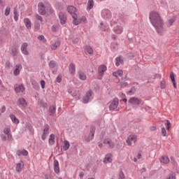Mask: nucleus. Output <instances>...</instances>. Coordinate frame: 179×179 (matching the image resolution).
Wrapping results in <instances>:
<instances>
[{"mask_svg": "<svg viewBox=\"0 0 179 179\" xmlns=\"http://www.w3.org/2000/svg\"><path fill=\"white\" fill-rule=\"evenodd\" d=\"M6 109L5 108V107L3 106V107H2L1 109H0V113H5V110H6Z\"/></svg>", "mask_w": 179, "mask_h": 179, "instance_id": "60", "label": "nucleus"}, {"mask_svg": "<svg viewBox=\"0 0 179 179\" xmlns=\"http://www.w3.org/2000/svg\"><path fill=\"white\" fill-rule=\"evenodd\" d=\"M56 110L57 109L55 108V106H51L49 108V114H50V115H53L54 114H55Z\"/></svg>", "mask_w": 179, "mask_h": 179, "instance_id": "35", "label": "nucleus"}, {"mask_svg": "<svg viewBox=\"0 0 179 179\" xmlns=\"http://www.w3.org/2000/svg\"><path fill=\"white\" fill-rule=\"evenodd\" d=\"M120 86L122 87H125L128 86V83H120Z\"/></svg>", "mask_w": 179, "mask_h": 179, "instance_id": "57", "label": "nucleus"}, {"mask_svg": "<svg viewBox=\"0 0 179 179\" xmlns=\"http://www.w3.org/2000/svg\"><path fill=\"white\" fill-rule=\"evenodd\" d=\"M78 78L80 80H86L87 79V76H86V74L83 71H78Z\"/></svg>", "mask_w": 179, "mask_h": 179, "instance_id": "19", "label": "nucleus"}, {"mask_svg": "<svg viewBox=\"0 0 179 179\" xmlns=\"http://www.w3.org/2000/svg\"><path fill=\"white\" fill-rule=\"evenodd\" d=\"M59 19L62 24H65V23H66V16L64 15L63 13H59Z\"/></svg>", "mask_w": 179, "mask_h": 179, "instance_id": "15", "label": "nucleus"}, {"mask_svg": "<svg viewBox=\"0 0 179 179\" xmlns=\"http://www.w3.org/2000/svg\"><path fill=\"white\" fill-rule=\"evenodd\" d=\"M41 86L42 89H44V87H45V81L41 80Z\"/></svg>", "mask_w": 179, "mask_h": 179, "instance_id": "56", "label": "nucleus"}, {"mask_svg": "<svg viewBox=\"0 0 179 179\" xmlns=\"http://www.w3.org/2000/svg\"><path fill=\"white\" fill-rule=\"evenodd\" d=\"M103 143L104 145H107V146L110 148V149H113L115 146L114 142H113V141H111V139L110 138H105L103 141Z\"/></svg>", "mask_w": 179, "mask_h": 179, "instance_id": "13", "label": "nucleus"}, {"mask_svg": "<svg viewBox=\"0 0 179 179\" xmlns=\"http://www.w3.org/2000/svg\"><path fill=\"white\" fill-rule=\"evenodd\" d=\"M83 176H85V173L83 172H80L79 173V177L80 178H83Z\"/></svg>", "mask_w": 179, "mask_h": 179, "instance_id": "59", "label": "nucleus"}, {"mask_svg": "<svg viewBox=\"0 0 179 179\" xmlns=\"http://www.w3.org/2000/svg\"><path fill=\"white\" fill-rule=\"evenodd\" d=\"M159 162L164 163V164H169V163H170V159H169L167 156H162L159 158Z\"/></svg>", "mask_w": 179, "mask_h": 179, "instance_id": "22", "label": "nucleus"}, {"mask_svg": "<svg viewBox=\"0 0 179 179\" xmlns=\"http://www.w3.org/2000/svg\"><path fill=\"white\" fill-rule=\"evenodd\" d=\"M27 47H29V44L27 43H22L21 46V51L24 55H29V51H27Z\"/></svg>", "mask_w": 179, "mask_h": 179, "instance_id": "14", "label": "nucleus"}, {"mask_svg": "<svg viewBox=\"0 0 179 179\" xmlns=\"http://www.w3.org/2000/svg\"><path fill=\"white\" fill-rule=\"evenodd\" d=\"M101 16L104 19H111V11L108 10H103L101 12Z\"/></svg>", "mask_w": 179, "mask_h": 179, "instance_id": "10", "label": "nucleus"}, {"mask_svg": "<svg viewBox=\"0 0 179 179\" xmlns=\"http://www.w3.org/2000/svg\"><path fill=\"white\" fill-rule=\"evenodd\" d=\"M38 40H39V41H42V43H47V39H45V37H44L43 35L38 36Z\"/></svg>", "mask_w": 179, "mask_h": 179, "instance_id": "38", "label": "nucleus"}, {"mask_svg": "<svg viewBox=\"0 0 179 179\" xmlns=\"http://www.w3.org/2000/svg\"><path fill=\"white\" fill-rule=\"evenodd\" d=\"M22 66L21 64H17L15 66V69L14 70V75L15 76H17V75H20V70L22 69Z\"/></svg>", "mask_w": 179, "mask_h": 179, "instance_id": "24", "label": "nucleus"}, {"mask_svg": "<svg viewBox=\"0 0 179 179\" xmlns=\"http://www.w3.org/2000/svg\"><path fill=\"white\" fill-rule=\"evenodd\" d=\"M115 64L116 66H120L121 64H124V60L121 57H116Z\"/></svg>", "mask_w": 179, "mask_h": 179, "instance_id": "26", "label": "nucleus"}, {"mask_svg": "<svg viewBox=\"0 0 179 179\" xmlns=\"http://www.w3.org/2000/svg\"><path fill=\"white\" fill-rule=\"evenodd\" d=\"M69 93H71L73 97H76L79 94V90H73L71 91V90H69Z\"/></svg>", "mask_w": 179, "mask_h": 179, "instance_id": "34", "label": "nucleus"}, {"mask_svg": "<svg viewBox=\"0 0 179 179\" xmlns=\"http://www.w3.org/2000/svg\"><path fill=\"white\" fill-rule=\"evenodd\" d=\"M71 145L69 144V141H64V146H63V149L64 150H68V149H69Z\"/></svg>", "mask_w": 179, "mask_h": 179, "instance_id": "36", "label": "nucleus"}, {"mask_svg": "<svg viewBox=\"0 0 179 179\" xmlns=\"http://www.w3.org/2000/svg\"><path fill=\"white\" fill-rule=\"evenodd\" d=\"M23 167H24V164H23V162L17 163L15 166V171H17V173H21L22 170H23Z\"/></svg>", "mask_w": 179, "mask_h": 179, "instance_id": "17", "label": "nucleus"}, {"mask_svg": "<svg viewBox=\"0 0 179 179\" xmlns=\"http://www.w3.org/2000/svg\"><path fill=\"white\" fill-rule=\"evenodd\" d=\"M73 43L74 44H78V43H79V38H76L73 41Z\"/></svg>", "mask_w": 179, "mask_h": 179, "instance_id": "58", "label": "nucleus"}, {"mask_svg": "<svg viewBox=\"0 0 179 179\" xmlns=\"http://www.w3.org/2000/svg\"><path fill=\"white\" fill-rule=\"evenodd\" d=\"M12 54L13 57H16V55H17V49L16 48H13L12 49Z\"/></svg>", "mask_w": 179, "mask_h": 179, "instance_id": "43", "label": "nucleus"}, {"mask_svg": "<svg viewBox=\"0 0 179 179\" xmlns=\"http://www.w3.org/2000/svg\"><path fill=\"white\" fill-rule=\"evenodd\" d=\"M149 19L151 24L155 27L159 34L164 33V21L162 15L157 11H151L149 15Z\"/></svg>", "mask_w": 179, "mask_h": 179, "instance_id": "1", "label": "nucleus"}, {"mask_svg": "<svg viewBox=\"0 0 179 179\" xmlns=\"http://www.w3.org/2000/svg\"><path fill=\"white\" fill-rule=\"evenodd\" d=\"M141 157H142V155L138 154L137 158H138V159H141Z\"/></svg>", "mask_w": 179, "mask_h": 179, "instance_id": "64", "label": "nucleus"}, {"mask_svg": "<svg viewBox=\"0 0 179 179\" xmlns=\"http://www.w3.org/2000/svg\"><path fill=\"white\" fill-rule=\"evenodd\" d=\"M34 27H35L36 30H40L41 25H40V24L36 23V24H35Z\"/></svg>", "mask_w": 179, "mask_h": 179, "instance_id": "55", "label": "nucleus"}, {"mask_svg": "<svg viewBox=\"0 0 179 179\" xmlns=\"http://www.w3.org/2000/svg\"><path fill=\"white\" fill-rule=\"evenodd\" d=\"M129 103L133 106H139L142 101L136 97H131L129 99Z\"/></svg>", "mask_w": 179, "mask_h": 179, "instance_id": "7", "label": "nucleus"}, {"mask_svg": "<svg viewBox=\"0 0 179 179\" xmlns=\"http://www.w3.org/2000/svg\"><path fill=\"white\" fill-rule=\"evenodd\" d=\"M54 143H55V135L50 134L49 138V145H50V146H52Z\"/></svg>", "mask_w": 179, "mask_h": 179, "instance_id": "28", "label": "nucleus"}, {"mask_svg": "<svg viewBox=\"0 0 179 179\" xmlns=\"http://www.w3.org/2000/svg\"><path fill=\"white\" fill-rule=\"evenodd\" d=\"M166 179H177L176 178V173H170L169 175H168V176L166 177Z\"/></svg>", "mask_w": 179, "mask_h": 179, "instance_id": "39", "label": "nucleus"}, {"mask_svg": "<svg viewBox=\"0 0 179 179\" xmlns=\"http://www.w3.org/2000/svg\"><path fill=\"white\" fill-rule=\"evenodd\" d=\"M69 72L71 75H73L76 71V69L75 67V64H71L69 66Z\"/></svg>", "mask_w": 179, "mask_h": 179, "instance_id": "30", "label": "nucleus"}, {"mask_svg": "<svg viewBox=\"0 0 179 179\" xmlns=\"http://www.w3.org/2000/svg\"><path fill=\"white\" fill-rule=\"evenodd\" d=\"M119 179H125V175L122 171H121L119 173Z\"/></svg>", "mask_w": 179, "mask_h": 179, "instance_id": "44", "label": "nucleus"}, {"mask_svg": "<svg viewBox=\"0 0 179 179\" xmlns=\"http://www.w3.org/2000/svg\"><path fill=\"white\" fill-rule=\"evenodd\" d=\"M160 87L161 89H166V83L164 81H161Z\"/></svg>", "mask_w": 179, "mask_h": 179, "instance_id": "48", "label": "nucleus"}, {"mask_svg": "<svg viewBox=\"0 0 179 179\" xmlns=\"http://www.w3.org/2000/svg\"><path fill=\"white\" fill-rule=\"evenodd\" d=\"M17 105L19 107H23L25 108V107H27V102L24 98H20L17 101Z\"/></svg>", "mask_w": 179, "mask_h": 179, "instance_id": "12", "label": "nucleus"}, {"mask_svg": "<svg viewBox=\"0 0 179 179\" xmlns=\"http://www.w3.org/2000/svg\"><path fill=\"white\" fill-rule=\"evenodd\" d=\"M50 129V126L48 124H45L44 126V129H43V134H48V130Z\"/></svg>", "mask_w": 179, "mask_h": 179, "instance_id": "42", "label": "nucleus"}, {"mask_svg": "<svg viewBox=\"0 0 179 179\" xmlns=\"http://www.w3.org/2000/svg\"><path fill=\"white\" fill-rule=\"evenodd\" d=\"M16 93H23L24 92V86L23 85H17L15 87Z\"/></svg>", "mask_w": 179, "mask_h": 179, "instance_id": "20", "label": "nucleus"}, {"mask_svg": "<svg viewBox=\"0 0 179 179\" xmlns=\"http://www.w3.org/2000/svg\"><path fill=\"white\" fill-rule=\"evenodd\" d=\"M38 10L39 15H41L42 16H50L54 13V9H52L51 5L44 4L43 2L38 3Z\"/></svg>", "mask_w": 179, "mask_h": 179, "instance_id": "2", "label": "nucleus"}, {"mask_svg": "<svg viewBox=\"0 0 179 179\" xmlns=\"http://www.w3.org/2000/svg\"><path fill=\"white\" fill-rule=\"evenodd\" d=\"M118 104H120V100L118 99V98H115L109 106V110L110 111H114V110H115L117 107H118Z\"/></svg>", "mask_w": 179, "mask_h": 179, "instance_id": "6", "label": "nucleus"}, {"mask_svg": "<svg viewBox=\"0 0 179 179\" xmlns=\"http://www.w3.org/2000/svg\"><path fill=\"white\" fill-rule=\"evenodd\" d=\"M124 73V71L122 70H118L117 71L113 72V75L115 76V78H121Z\"/></svg>", "mask_w": 179, "mask_h": 179, "instance_id": "27", "label": "nucleus"}, {"mask_svg": "<svg viewBox=\"0 0 179 179\" xmlns=\"http://www.w3.org/2000/svg\"><path fill=\"white\" fill-rule=\"evenodd\" d=\"M93 6H94V1L88 0L87 10H90V9H93Z\"/></svg>", "mask_w": 179, "mask_h": 179, "instance_id": "29", "label": "nucleus"}, {"mask_svg": "<svg viewBox=\"0 0 179 179\" xmlns=\"http://www.w3.org/2000/svg\"><path fill=\"white\" fill-rule=\"evenodd\" d=\"M49 66L52 69L55 68V66H57V63L54 61H50L49 63Z\"/></svg>", "mask_w": 179, "mask_h": 179, "instance_id": "40", "label": "nucleus"}, {"mask_svg": "<svg viewBox=\"0 0 179 179\" xmlns=\"http://www.w3.org/2000/svg\"><path fill=\"white\" fill-rule=\"evenodd\" d=\"M85 52L86 54H90V55H93V48L90 46H87L85 48Z\"/></svg>", "mask_w": 179, "mask_h": 179, "instance_id": "32", "label": "nucleus"}, {"mask_svg": "<svg viewBox=\"0 0 179 179\" xmlns=\"http://www.w3.org/2000/svg\"><path fill=\"white\" fill-rule=\"evenodd\" d=\"M162 136H166L167 135V131H166V128L162 127L161 131Z\"/></svg>", "mask_w": 179, "mask_h": 179, "instance_id": "45", "label": "nucleus"}, {"mask_svg": "<svg viewBox=\"0 0 179 179\" xmlns=\"http://www.w3.org/2000/svg\"><path fill=\"white\" fill-rule=\"evenodd\" d=\"M10 13V7H6L4 13L5 16H9Z\"/></svg>", "mask_w": 179, "mask_h": 179, "instance_id": "41", "label": "nucleus"}, {"mask_svg": "<svg viewBox=\"0 0 179 179\" xmlns=\"http://www.w3.org/2000/svg\"><path fill=\"white\" fill-rule=\"evenodd\" d=\"M51 178V176L50 175H45V179H50Z\"/></svg>", "mask_w": 179, "mask_h": 179, "instance_id": "63", "label": "nucleus"}, {"mask_svg": "<svg viewBox=\"0 0 179 179\" xmlns=\"http://www.w3.org/2000/svg\"><path fill=\"white\" fill-rule=\"evenodd\" d=\"M10 117L13 124H19V119H17L15 115H10Z\"/></svg>", "mask_w": 179, "mask_h": 179, "instance_id": "31", "label": "nucleus"}, {"mask_svg": "<svg viewBox=\"0 0 179 179\" xmlns=\"http://www.w3.org/2000/svg\"><path fill=\"white\" fill-rule=\"evenodd\" d=\"M170 127H171V123L170 120H166V129H170Z\"/></svg>", "mask_w": 179, "mask_h": 179, "instance_id": "50", "label": "nucleus"}, {"mask_svg": "<svg viewBox=\"0 0 179 179\" xmlns=\"http://www.w3.org/2000/svg\"><path fill=\"white\" fill-rule=\"evenodd\" d=\"M103 162L105 164H107L108 163H113V154H107L105 158L103 159Z\"/></svg>", "mask_w": 179, "mask_h": 179, "instance_id": "9", "label": "nucleus"}, {"mask_svg": "<svg viewBox=\"0 0 179 179\" xmlns=\"http://www.w3.org/2000/svg\"><path fill=\"white\" fill-rule=\"evenodd\" d=\"M170 78L171 80V82H176V78H174V73H171Z\"/></svg>", "mask_w": 179, "mask_h": 179, "instance_id": "53", "label": "nucleus"}, {"mask_svg": "<svg viewBox=\"0 0 179 179\" xmlns=\"http://www.w3.org/2000/svg\"><path fill=\"white\" fill-rule=\"evenodd\" d=\"M24 23L27 29H28V30H30L31 29V21H30V19L24 18Z\"/></svg>", "mask_w": 179, "mask_h": 179, "instance_id": "23", "label": "nucleus"}, {"mask_svg": "<svg viewBox=\"0 0 179 179\" xmlns=\"http://www.w3.org/2000/svg\"><path fill=\"white\" fill-rule=\"evenodd\" d=\"M47 138V134L46 133H43L41 136V139L43 141H45V139Z\"/></svg>", "mask_w": 179, "mask_h": 179, "instance_id": "54", "label": "nucleus"}, {"mask_svg": "<svg viewBox=\"0 0 179 179\" xmlns=\"http://www.w3.org/2000/svg\"><path fill=\"white\" fill-rule=\"evenodd\" d=\"M14 20H15V22H17V20H19V14H17V13L16 12L14 13Z\"/></svg>", "mask_w": 179, "mask_h": 179, "instance_id": "49", "label": "nucleus"}, {"mask_svg": "<svg viewBox=\"0 0 179 179\" xmlns=\"http://www.w3.org/2000/svg\"><path fill=\"white\" fill-rule=\"evenodd\" d=\"M92 92L91 91H88L85 96L83 99V102L86 104L87 103H89L90 100H92Z\"/></svg>", "mask_w": 179, "mask_h": 179, "instance_id": "8", "label": "nucleus"}, {"mask_svg": "<svg viewBox=\"0 0 179 179\" xmlns=\"http://www.w3.org/2000/svg\"><path fill=\"white\" fill-rule=\"evenodd\" d=\"M150 130L151 131H156V127H155V126L151 127Z\"/></svg>", "mask_w": 179, "mask_h": 179, "instance_id": "61", "label": "nucleus"}, {"mask_svg": "<svg viewBox=\"0 0 179 179\" xmlns=\"http://www.w3.org/2000/svg\"><path fill=\"white\" fill-rule=\"evenodd\" d=\"M174 22H176V17L171 18L168 20L166 24L169 27L173 26V23H174Z\"/></svg>", "mask_w": 179, "mask_h": 179, "instance_id": "37", "label": "nucleus"}, {"mask_svg": "<svg viewBox=\"0 0 179 179\" xmlns=\"http://www.w3.org/2000/svg\"><path fill=\"white\" fill-rule=\"evenodd\" d=\"M61 45V42L59 40H53L51 41L50 48L52 50H57V47Z\"/></svg>", "mask_w": 179, "mask_h": 179, "instance_id": "11", "label": "nucleus"}, {"mask_svg": "<svg viewBox=\"0 0 179 179\" xmlns=\"http://www.w3.org/2000/svg\"><path fill=\"white\" fill-rule=\"evenodd\" d=\"M173 85V87H175V89H177V84L176 83V81L172 82Z\"/></svg>", "mask_w": 179, "mask_h": 179, "instance_id": "62", "label": "nucleus"}, {"mask_svg": "<svg viewBox=\"0 0 179 179\" xmlns=\"http://www.w3.org/2000/svg\"><path fill=\"white\" fill-rule=\"evenodd\" d=\"M73 24H76V25H78L79 24V23H80V21L79 20H78V15H73Z\"/></svg>", "mask_w": 179, "mask_h": 179, "instance_id": "33", "label": "nucleus"}, {"mask_svg": "<svg viewBox=\"0 0 179 179\" xmlns=\"http://www.w3.org/2000/svg\"><path fill=\"white\" fill-rule=\"evenodd\" d=\"M54 170L57 174L59 173V162H58L57 160L54 161Z\"/></svg>", "mask_w": 179, "mask_h": 179, "instance_id": "25", "label": "nucleus"}, {"mask_svg": "<svg viewBox=\"0 0 179 179\" xmlns=\"http://www.w3.org/2000/svg\"><path fill=\"white\" fill-rule=\"evenodd\" d=\"M123 31H124V28H122V27L121 26H116L113 29V31L116 34H121V33H122Z\"/></svg>", "mask_w": 179, "mask_h": 179, "instance_id": "21", "label": "nucleus"}, {"mask_svg": "<svg viewBox=\"0 0 179 179\" xmlns=\"http://www.w3.org/2000/svg\"><path fill=\"white\" fill-rule=\"evenodd\" d=\"M10 127H6L3 129V133L1 135V141H12V133H10Z\"/></svg>", "mask_w": 179, "mask_h": 179, "instance_id": "3", "label": "nucleus"}, {"mask_svg": "<svg viewBox=\"0 0 179 179\" xmlns=\"http://www.w3.org/2000/svg\"><path fill=\"white\" fill-rule=\"evenodd\" d=\"M136 142H138V136L136 134L129 135L126 141L127 146H135V145H136Z\"/></svg>", "mask_w": 179, "mask_h": 179, "instance_id": "4", "label": "nucleus"}, {"mask_svg": "<svg viewBox=\"0 0 179 179\" xmlns=\"http://www.w3.org/2000/svg\"><path fill=\"white\" fill-rule=\"evenodd\" d=\"M67 10L69 13H70L73 17V15H76V8H75L73 6H70L67 8Z\"/></svg>", "mask_w": 179, "mask_h": 179, "instance_id": "18", "label": "nucleus"}, {"mask_svg": "<svg viewBox=\"0 0 179 179\" xmlns=\"http://www.w3.org/2000/svg\"><path fill=\"white\" fill-rule=\"evenodd\" d=\"M20 155H22V156H27L29 155V152H27L26 150H24L20 152Z\"/></svg>", "mask_w": 179, "mask_h": 179, "instance_id": "47", "label": "nucleus"}, {"mask_svg": "<svg viewBox=\"0 0 179 179\" xmlns=\"http://www.w3.org/2000/svg\"><path fill=\"white\" fill-rule=\"evenodd\" d=\"M52 31H57L58 30V27L57 25H53L51 28Z\"/></svg>", "mask_w": 179, "mask_h": 179, "instance_id": "52", "label": "nucleus"}, {"mask_svg": "<svg viewBox=\"0 0 179 179\" xmlns=\"http://www.w3.org/2000/svg\"><path fill=\"white\" fill-rule=\"evenodd\" d=\"M94 131H96V129L94 127H92L90 131V135L85 138V141L87 142H90V141L93 140V138H94Z\"/></svg>", "mask_w": 179, "mask_h": 179, "instance_id": "16", "label": "nucleus"}, {"mask_svg": "<svg viewBox=\"0 0 179 179\" xmlns=\"http://www.w3.org/2000/svg\"><path fill=\"white\" fill-rule=\"evenodd\" d=\"M107 71V66L101 64L98 68L99 79H101L104 76V72Z\"/></svg>", "mask_w": 179, "mask_h": 179, "instance_id": "5", "label": "nucleus"}, {"mask_svg": "<svg viewBox=\"0 0 179 179\" xmlns=\"http://www.w3.org/2000/svg\"><path fill=\"white\" fill-rule=\"evenodd\" d=\"M35 18L36 20H39V22H43V17H41V15L36 14Z\"/></svg>", "mask_w": 179, "mask_h": 179, "instance_id": "46", "label": "nucleus"}, {"mask_svg": "<svg viewBox=\"0 0 179 179\" xmlns=\"http://www.w3.org/2000/svg\"><path fill=\"white\" fill-rule=\"evenodd\" d=\"M61 80H62V76H58L56 78V82H57V83H61Z\"/></svg>", "mask_w": 179, "mask_h": 179, "instance_id": "51", "label": "nucleus"}]
</instances>
